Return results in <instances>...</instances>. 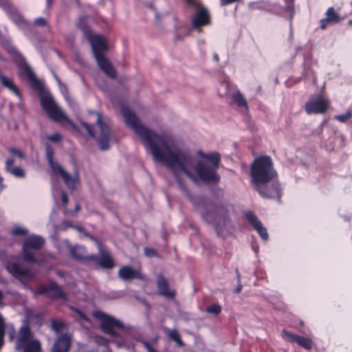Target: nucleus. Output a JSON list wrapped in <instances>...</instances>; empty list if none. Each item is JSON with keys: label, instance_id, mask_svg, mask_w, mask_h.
<instances>
[{"label": "nucleus", "instance_id": "obj_18", "mask_svg": "<svg viewBox=\"0 0 352 352\" xmlns=\"http://www.w3.org/2000/svg\"><path fill=\"white\" fill-rule=\"evenodd\" d=\"M157 288L160 295L172 298L175 296L174 290L169 289L167 280L162 276L157 277Z\"/></svg>", "mask_w": 352, "mask_h": 352}, {"label": "nucleus", "instance_id": "obj_49", "mask_svg": "<svg viewBox=\"0 0 352 352\" xmlns=\"http://www.w3.org/2000/svg\"><path fill=\"white\" fill-rule=\"evenodd\" d=\"M98 339H99V340H101V342H102L104 344H107V340H106V339H104V338H98Z\"/></svg>", "mask_w": 352, "mask_h": 352}, {"label": "nucleus", "instance_id": "obj_58", "mask_svg": "<svg viewBox=\"0 0 352 352\" xmlns=\"http://www.w3.org/2000/svg\"><path fill=\"white\" fill-rule=\"evenodd\" d=\"M65 224L67 225V226H69L70 225H69V223H65Z\"/></svg>", "mask_w": 352, "mask_h": 352}, {"label": "nucleus", "instance_id": "obj_22", "mask_svg": "<svg viewBox=\"0 0 352 352\" xmlns=\"http://www.w3.org/2000/svg\"><path fill=\"white\" fill-rule=\"evenodd\" d=\"M232 102L238 107L248 109V103L242 94L236 89L232 93Z\"/></svg>", "mask_w": 352, "mask_h": 352}, {"label": "nucleus", "instance_id": "obj_9", "mask_svg": "<svg viewBox=\"0 0 352 352\" xmlns=\"http://www.w3.org/2000/svg\"><path fill=\"white\" fill-rule=\"evenodd\" d=\"M188 5L194 6L196 11L192 19V25L194 29L201 32V28L210 23V17L206 8L201 6L196 0H186Z\"/></svg>", "mask_w": 352, "mask_h": 352}, {"label": "nucleus", "instance_id": "obj_8", "mask_svg": "<svg viewBox=\"0 0 352 352\" xmlns=\"http://www.w3.org/2000/svg\"><path fill=\"white\" fill-rule=\"evenodd\" d=\"M15 348L23 352H41L40 342L33 338L28 327L23 326L20 329Z\"/></svg>", "mask_w": 352, "mask_h": 352}, {"label": "nucleus", "instance_id": "obj_10", "mask_svg": "<svg viewBox=\"0 0 352 352\" xmlns=\"http://www.w3.org/2000/svg\"><path fill=\"white\" fill-rule=\"evenodd\" d=\"M44 244V239L38 235H32L28 238L23 245V253L25 261L35 262L33 250L40 249Z\"/></svg>", "mask_w": 352, "mask_h": 352}, {"label": "nucleus", "instance_id": "obj_3", "mask_svg": "<svg viewBox=\"0 0 352 352\" xmlns=\"http://www.w3.org/2000/svg\"><path fill=\"white\" fill-rule=\"evenodd\" d=\"M80 28L88 36L94 56L99 67L110 78H116V72L114 68L102 54L108 49L106 38L100 34H92L86 25H82Z\"/></svg>", "mask_w": 352, "mask_h": 352}, {"label": "nucleus", "instance_id": "obj_11", "mask_svg": "<svg viewBox=\"0 0 352 352\" xmlns=\"http://www.w3.org/2000/svg\"><path fill=\"white\" fill-rule=\"evenodd\" d=\"M93 315L100 321V327L104 332L113 337L118 336L115 329L122 327V324L120 321L100 311L94 312Z\"/></svg>", "mask_w": 352, "mask_h": 352}, {"label": "nucleus", "instance_id": "obj_7", "mask_svg": "<svg viewBox=\"0 0 352 352\" xmlns=\"http://www.w3.org/2000/svg\"><path fill=\"white\" fill-rule=\"evenodd\" d=\"M41 104L44 111L52 120L57 122H65L71 124L74 128H76V126L68 119L63 110L54 100L52 96L49 94L42 96Z\"/></svg>", "mask_w": 352, "mask_h": 352}, {"label": "nucleus", "instance_id": "obj_2", "mask_svg": "<svg viewBox=\"0 0 352 352\" xmlns=\"http://www.w3.org/2000/svg\"><path fill=\"white\" fill-rule=\"evenodd\" d=\"M276 175L270 157L264 156L253 162L251 166L252 182L261 196L268 198L280 197V188L278 184H273L270 187L268 186V183Z\"/></svg>", "mask_w": 352, "mask_h": 352}, {"label": "nucleus", "instance_id": "obj_53", "mask_svg": "<svg viewBox=\"0 0 352 352\" xmlns=\"http://www.w3.org/2000/svg\"><path fill=\"white\" fill-rule=\"evenodd\" d=\"M79 210H80V207H79V206L76 205V208H75V210H76V212L79 211Z\"/></svg>", "mask_w": 352, "mask_h": 352}, {"label": "nucleus", "instance_id": "obj_20", "mask_svg": "<svg viewBox=\"0 0 352 352\" xmlns=\"http://www.w3.org/2000/svg\"><path fill=\"white\" fill-rule=\"evenodd\" d=\"M234 89H236L235 87L230 84V81L228 79H225L220 82L217 92L219 97L225 98L232 92L233 93Z\"/></svg>", "mask_w": 352, "mask_h": 352}, {"label": "nucleus", "instance_id": "obj_28", "mask_svg": "<svg viewBox=\"0 0 352 352\" xmlns=\"http://www.w3.org/2000/svg\"><path fill=\"white\" fill-rule=\"evenodd\" d=\"M50 290L53 292L54 295L57 297L62 298L63 300H66V294L62 291V289L54 283L50 284Z\"/></svg>", "mask_w": 352, "mask_h": 352}, {"label": "nucleus", "instance_id": "obj_19", "mask_svg": "<svg viewBox=\"0 0 352 352\" xmlns=\"http://www.w3.org/2000/svg\"><path fill=\"white\" fill-rule=\"evenodd\" d=\"M71 254L76 259L85 261L87 260H96V258L93 256H88L86 253L85 248L82 246H74L71 249Z\"/></svg>", "mask_w": 352, "mask_h": 352}, {"label": "nucleus", "instance_id": "obj_41", "mask_svg": "<svg viewBox=\"0 0 352 352\" xmlns=\"http://www.w3.org/2000/svg\"><path fill=\"white\" fill-rule=\"evenodd\" d=\"M34 23L36 25L39 26H43L46 24L45 19L42 17L35 19Z\"/></svg>", "mask_w": 352, "mask_h": 352}, {"label": "nucleus", "instance_id": "obj_21", "mask_svg": "<svg viewBox=\"0 0 352 352\" xmlns=\"http://www.w3.org/2000/svg\"><path fill=\"white\" fill-rule=\"evenodd\" d=\"M327 17L326 19L321 20V28L325 29L327 25L330 23H338L341 19L340 16L336 12L333 8H329L326 13Z\"/></svg>", "mask_w": 352, "mask_h": 352}, {"label": "nucleus", "instance_id": "obj_25", "mask_svg": "<svg viewBox=\"0 0 352 352\" xmlns=\"http://www.w3.org/2000/svg\"><path fill=\"white\" fill-rule=\"evenodd\" d=\"M13 236H24L28 234V230L19 224L14 225L10 231Z\"/></svg>", "mask_w": 352, "mask_h": 352}, {"label": "nucleus", "instance_id": "obj_17", "mask_svg": "<svg viewBox=\"0 0 352 352\" xmlns=\"http://www.w3.org/2000/svg\"><path fill=\"white\" fill-rule=\"evenodd\" d=\"M14 159L8 158L6 160L5 170L17 178H23L25 175V171L19 166H14Z\"/></svg>", "mask_w": 352, "mask_h": 352}, {"label": "nucleus", "instance_id": "obj_48", "mask_svg": "<svg viewBox=\"0 0 352 352\" xmlns=\"http://www.w3.org/2000/svg\"><path fill=\"white\" fill-rule=\"evenodd\" d=\"M25 72H27V74L28 76H31L32 72H31L30 68L26 65H25Z\"/></svg>", "mask_w": 352, "mask_h": 352}, {"label": "nucleus", "instance_id": "obj_5", "mask_svg": "<svg viewBox=\"0 0 352 352\" xmlns=\"http://www.w3.org/2000/svg\"><path fill=\"white\" fill-rule=\"evenodd\" d=\"M204 221L212 224L218 233H223L231 228V222L227 210L223 207L209 204L201 212Z\"/></svg>", "mask_w": 352, "mask_h": 352}, {"label": "nucleus", "instance_id": "obj_32", "mask_svg": "<svg viewBox=\"0 0 352 352\" xmlns=\"http://www.w3.org/2000/svg\"><path fill=\"white\" fill-rule=\"evenodd\" d=\"M221 311V307L219 305H212L208 306L206 308V311L209 314H212L214 315L219 314Z\"/></svg>", "mask_w": 352, "mask_h": 352}, {"label": "nucleus", "instance_id": "obj_50", "mask_svg": "<svg viewBox=\"0 0 352 352\" xmlns=\"http://www.w3.org/2000/svg\"><path fill=\"white\" fill-rule=\"evenodd\" d=\"M213 59L216 61H218L219 60V56L217 54H213Z\"/></svg>", "mask_w": 352, "mask_h": 352}, {"label": "nucleus", "instance_id": "obj_4", "mask_svg": "<svg viewBox=\"0 0 352 352\" xmlns=\"http://www.w3.org/2000/svg\"><path fill=\"white\" fill-rule=\"evenodd\" d=\"M96 117V125L94 129L83 122L80 123V126L96 139L100 148L105 151L110 147L111 144L113 142V137L108 123L102 119L101 115L97 113Z\"/></svg>", "mask_w": 352, "mask_h": 352}, {"label": "nucleus", "instance_id": "obj_38", "mask_svg": "<svg viewBox=\"0 0 352 352\" xmlns=\"http://www.w3.org/2000/svg\"><path fill=\"white\" fill-rule=\"evenodd\" d=\"M3 319L0 316V346L3 344Z\"/></svg>", "mask_w": 352, "mask_h": 352}, {"label": "nucleus", "instance_id": "obj_43", "mask_svg": "<svg viewBox=\"0 0 352 352\" xmlns=\"http://www.w3.org/2000/svg\"><path fill=\"white\" fill-rule=\"evenodd\" d=\"M239 0H221V6H226L230 3H232L236 1H239Z\"/></svg>", "mask_w": 352, "mask_h": 352}, {"label": "nucleus", "instance_id": "obj_13", "mask_svg": "<svg viewBox=\"0 0 352 352\" xmlns=\"http://www.w3.org/2000/svg\"><path fill=\"white\" fill-rule=\"evenodd\" d=\"M6 268L10 274L21 280H31L34 277V274L31 272L21 268L16 263L12 265L6 264Z\"/></svg>", "mask_w": 352, "mask_h": 352}, {"label": "nucleus", "instance_id": "obj_45", "mask_svg": "<svg viewBox=\"0 0 352 352\" xmlns=\"http://www.w3.org/2000/svg\"><path fill=\"white\" fill-rule=\"evenodd\" d=\"M61 197H62L61 199H62L63 204H65V205L67 204V202H68V199H67V197L66 195V193L63 192Z\"/></svg>", "mask_w": 352, "mask_h": 352}, {"label": "nucleus", "instance_id": "obj_57", "mask_svg": "<svg viewBox=\"0 0 352 352\" xmlns=\"http://www.w3.org/2000/svg\"><path fill=\"white\" fill-rule=\"evenodd\" d=\"M3 181V178L0 176V183H1Z\"/></svg>", "mask_w": 352, "mask_h": 352}, {"label": "nucleus", "instance_id": "obj_46", "mask_svg": "<svg viewBox=\"0 0 352 352\" xmlns=\"http://www.w3.org/2000/svg\"><path fill=\"white\" fill-rule=\"evenodd\" d=\"M0 6L4 8H8L9 3L6 0H0Z\"/></svg>", "mask_w": 352, "mask_h": 352}, {"label": "nucleus", "instance_id": "obj_16", "mask_svg": "<svg viewBox=\"0 0 352 352\" xmlns=\"http://www.w3.org/2000/svg\"><path fill=\"white\" fill-rule=\"evenodd\" d=\"M119 277L124 280H129L134 278L142 279L140 272L135 270L129 266H124L118 271Z\"/></svg>", "mask_w": 352, "mask_h": 352}, {"label": "nucleus", "instance_id": "obj_51", "mask_svg": "<svg viewBox=\"0 0 352 352\" xmlns=\"http://www.w3.org/2000/svg\"><path fill=\"white\" fill-rule=\"evenodd\" d=\"M79 314H80V317L82 318H83L85 320L88 321V319L87 318V317L84 314H82V313H79Z\"/></svg>", "mask_w": 352, "mask_h": 352}, {"label": "nucleus", "instance_id": "obj_15", "mask_svg": "<svg viewBox=\"0 0 352 352\" xmlns=\"http://www.w3.org/2000/svg\"><path fill=\"white\" fill-rule=\"evenodd\" d=\"M71 337L68 334H63L54 343L52 352H67L70 346Z\"/></svg>", "mask_w": 352, "mask_h": 352}, {"label": "nucleus", "instance_id": "obj_30", "mask_svg": "<svg viewBox=\"0 0 352 352\" xmlns=\"http://www.w3.org/2000/svg\"><path fill=\"white\" fill-rule=\"evenodd\" d=\"M298 336V335L290 333L287 330L283 331V338L288 342H296Z\"/></svg>", "mask_w": 352, "mask_h": 352}, {"label": "nucleus", "instance_id": "obj_42", "mask_svg": "<svg viewBox=\"0 0 352 352\" xmlns=\"http://www.w3.org/2000/svg\"><path fill=\"white\" fill-rule=\"evenodd\" d=\"M144 253L148 256H153L155 255V252L152 248H145Z\"/></svg>", "mask_w": 352, "mask_h": 352}, {"label": "nucleus", "instance_id": "obj_37", "mask_svg": "<svg viewBox=\"0 0 352 352\" xmlns=\"http://www.w3.org/2000/svg\"><path fill=\"white\" fill-rule=\"evenodd\" d=\"M249 7L251 9H263V2H252L250 3Z\"/></svg>", "mask_w": 352, "mask_h": 352}, {"label": "nucleus", "instance_id": "obj_40", "mask_svg": "<svg viewBox=\"0 0 352 352\" xmlns=\"http://www.w3.org/2000/svg\"><path fill=\"white\" fill-rule=\"evenodd\" d=\"M52 327H53L54 329H55L56 331H58L63 327V324L60 322H54L52 324Z\"/></svg>", "mask_w": 352, "mask_h": 352}, {"label": "nucleus", "instance_id": "obj_24", "mask_svg": "<svg viewBox=\"0 0 352 352\" xmlns=\"http://www.w3.org/2000/svg\"><path fill=\"white\" fill-rule=\"evenodd\" d=\"M0 81L1 84L12 91L14 94H15L19 97L20 96L19 91L17 88L14 85L13 82L9 78L3 75V74L0 72Z\"/></svg>", "mask_w": 352, "mask_h": 352}, {"label": "nucleus", "instance_id": "obj_52", "mask_svg": "<svg viewBox=\"0 0 352 352\" xmlns=\"http://www.w3.org/2000/svg\"><path fill=\"white\" fill-rule=\"evenodd\" d=\"M46 1H47V6H50L52 3V0H46Z\"/></svg>", "mask_w": 352, "mask_h": 352}, {"label": "nucleus", "instance_id": "obj_55", "mask_svg": "<svg viewBox=\"0 0 352 352\" xmlns=\"http://www.w3.org/2000/svg\"><path fill=\"white\" fill-rule=\"evenodd\" d=\"M3 188V182L1 183H0V190L2 189Z\"/></svg>", "mask_w": 352, "mask_h": 352}, {"label": "nucleus", "instance_id": "obj_31", "mask_svg": "<svg viewBox=\"0 0 352 352\" xmlns=\"http://www.w3.org/2000/svg\"><path fill=\"white\" fill-rule=\"evenodd\" d=\"M45 138L50 142L58 143L63 140V136L59 133H55L52 135H46Z\"/></svg>", "mask_w": 352, "mask_h": 352}, {"label": "nucleus", "instance_id": "obj_44", "mask_svg": "<svg viewBox=\"0 0 352 352\" xmlns=\"http://www.w3.org/2000/svg\"><path fill=\"white\" fill-rule=\"evenodd\" d=\"M8 259V256L6 254V253L3 251H0V260L3 262H6V261Z\"/></svg>", "mask_w": 352, "mask_h": 352}, {"label": "nucleus", "instance_id": "obj_33", "mask_svg": "<svg viewBox=\"0 0 352 352\" xmlns=\"http://www.w3.org/2000/svg\"><path fill=\"white\" fill-rule=\"evenodd\" d=\"M12 19L21 28H23L26 26L24 19L18 14H14L12 16Z\"/></svg>", "mask_w": 352, "mask_h": 352}, {"label": "nucleus", "instance_id": "obj_27", "mask_svg": "<svg viewBox=\"0 0 352 352\" xmlns=\"http://www.w3.org/2000/svg\"><path fill=\"white\" fill-rule=\"evenodd\" d=\"M166 332L170 338L173 340L177 344L180 346H183L184 344L180 339L178 331L176 329H166Z\"/></svg>", "mask_w": 352, "mask_h": 352}, {"label": "nucleus", "instance_id": "obj_35", "mask_svg": "<svg viewBox=\"0 0 352 352\" xmlns=\"http://www.w3.org/2000/svg\"><path fill=\"white\" fill-rule=\"evenodd\" d=\"M287 3V6L285 10L286 12H289L290 15L294 14V0H285Z\"/></svg>", "mask_w": 352, "mask_h": 352}, {"label": "nucleus", "instance_id": "obj_14", "mask_svg": "<svg viewBox=\"0 0 352 352\" xmlns=\"http://www.w3.org/2000/svg\"><path fill=\"white\" fill-rule=\"evenodd\" d=\"M246 218L253 228L258 233L260 236L265 241L268 239L267 229L263 226L261 221L253 213L249 212L246 213Z\"/></svg>", "mask_w": 352, "mask_h": 352}, {"label": "nucleus", "instance_id": "obj_59", "mask_svg": "<svg viewBox=\"0 0 352 352\" xmlns=\"http://www.w3.org/2000/svg\"><path fill=\"white\" fill-rule=\"evenodd\" d=\"M0 282H2V280L0 279Z\"/></svg>", "mask_w": 352, "mask_h": 352}, {"label": "nucleus", "instance_id": "obj_56", "mask_svg": "<svg viewBox=\"0 0 352 352\" xmlns=\"http://www.w3.org/2000/svg\"><path fill=\"white\" fill-rule=\"evenodd\" d=\"M10 340H12L14 338L13 334L10 335Z\"/></svg>", "mask_w": 352, "mask_h": 352}, {"label": "nucleus", "instance_id": "obj_39", "mask_svg": "<svg viewBox=\"0 0 352 352\" xmlns=\"http://www.w3.org/2000/svg\"><path fill=\"white\" fill-rule=\"evenodd\" d=\"M237 278H238V286L236 288V289L234 290V292L236 294H239L242 290V285L241 283L240 274L238 272H237Z\"/></svg>", "mask_w": 352, "mask_h": 352}, {"label": "nucleus", "instance_id": "obj_29", "mask_svg": "<svg viewBox=\"0 0 352 352\" xmlns=\"http://www.w3.org/2000/svg\"><path fill=\"white\" fill-rule=\"evenodd\" d=\"M8 152L13 156H16L19 159H24L25 157V153L20 149L14 147L8 148Z\"/></svg>", "mask_w": 352, "mask_h": 352}, {"label": "nucleus", "instance_id": "obj_54", "mask_svg": "<svg viewBox=\"0 0 352 352\" xmlns=\"http://www.w3.org/2000/svg\"><path fill=\"white\" fill-rule=\"evenodd\" d=\"M41 293H46L47 292V290L44 289H42L41 291H40Z\"/></svg>", "mask_w": 352, "mask_h": 352}, {"label": "nucleus", "instance_id": "obj_36", "mask_svg": "<svg viewBox=\"0 0 352 352\" xmlns=\"http://www.w3.org/2000/svg\"><path fill=\"white\" fill-rule=\"evenodd\" d=\"M351 118V113H346L345 114L335 116V118L341 122H344Z\"/></svg>", "mask_w": 352, "mask_h": 352}, {"label": "nucleus", "instance_id": "obj_26", "mask_svg": "<svg viewBox=\"0 0 352 352\" xmlns=\"http://www.w3.org/2000/svg\"><path fill=\"white\" fill-rule=\"evenodd\" d=\"M296 343L306 349H310L312 347V341L308 338H304L298 336Z\"/></svg>", "mask_w": 352, "mask_h": 352}, {"label": "nucleus", "instance_id": "obj_1", "mask_svg": "<svg viewBox=\"0 0 352 352\" xmlns=\"http://www.w3.org/2000/svg\"><path fill=\"white\" fill-rule=\"evenodd\" d=\"M120 111L127 126L139 136L155 162L166 166L182 189L186 188L187 179L195 184L218 181L215 170L220 162L219 153L207 154L198 151L192 154L171 136L159 135L146 128L135 113L125 106H120Z\"/></svg>", "mask_w": 352, "mask_h": 352}, {"label": "nucleus", "instance_id": "obj_47", "mask_svg": "<svg viewBox=\"0 0 352 352\" xmlns=\"http://www.w3.org/2000/svg\"><path fill=\"white\" fill-rule=\"evenodd\" d=\"M57 81L58 82V85L60 86V91L63 92V94H64L65 91H66V88L65 87L61 84V82H60V80L57 78Z\"/></svg>", "mask_w": 352, "mask_h": 352}, {"label": "nucleus", "instance_id": "obj_34", "mask_svg": "<svg viewBox=\"0 0 352 352\" xmlns=\"http://www.w3.org/2000/svg\"><path fill=\"white\" fill-rule=\"evenodd\" d=\"M4 48L7 52L10 53L11 54L16 55L18 56H21L18 53L17 50L13 46H12V45L9 43H6L4 44Z\"/></svg>", "mask_w": 352, "mask_h": 352}, {"label": "nucleus", "instance_id": "obj_6", "mask_svg": "<svg viewBox=\"0 0 352 352\" xmlns=\"http://www.w3.org/2000/svg\"><path fill=\"white\" fill-rule=\"evenodd\" d=\"M45 155L50 166L52 175L60 177L67 187L71 190L75 188L76 185L78 182V176L77 173L69 174L64 168L57 162L53 160L54 151L52 148L47 144L45 146Z\"/></svg>", "mask_w": 352, "mask_h": 352}, {"label": "nucleus", "instance_id": "obj_23", "mask_svg": "<svg viewBox=\"0 0 352 352\" xmlns=\"http://www.w3.org/2000/svg\"><path fill=\"white\" fill-rule=\"evenodd\" d=\"M100 265L105 268H111L113 263L109 254L105 250H100Z\"/></svg>", "mask_w": 352, "mask_h": 352}, {"label": "nucleus", "instance_id": "obj_12", "mask_svg": "<svg viewBox=\"0 0 352 352\" xmlns=\"http://www.w3.org/2000/svg\"><path fill=\"white\" fill-rule=\"evenodd\" d=\"M327 101L320 96L310 99L305 104V111L308 114L322 113L327 108Z\"/></svg>", "mask_w": 352, "mask_h": 352}]
</instances>
